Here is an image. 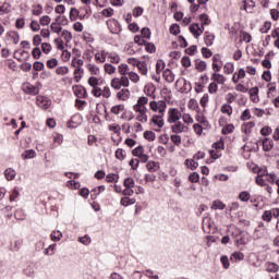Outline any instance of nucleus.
I'll return each instance as SVG.
<instances>
[{
	"mask_svg": "<svg viewBox=\"0 0 279 279\" xmlns=\"http://www.w3.org/2000/svg\"><path fill=\"white\" fill-rule=\"evenodd\" d=\"M199 21L202 25L199 26L198 23H194L190 25V32L193 34L194 38H198L204 34V25H210L211 21L210 17H208V14L203 13L199 15Z\"/></svg>",
	"mask_w": 279,
	"mask_h": 279,
	"instance_id": "1",
	"label": "nucleus"
},
{
	"mask_svg": "<svg viewBox=\"0 0 279 279\" xmlns=\"http://www.w3.org/2000/svg\"><path fill=\"white\" fill-rule=\"evenodd\" d=\"M38 85H33L29 82H26L22 85V90L25 93V95H32L33 97H36L38 93H40V83H37Z\"/></svg>",
	"mask_w": 279,
	"mask_h": 279,
	"instance_id": "2",
	"label": "nucleus"
},
{
	"mask_svg": "<svg viewBox=\"0 0 279 279\" xmlns=\"http://www.w3.org/2000/svg\"><path fill=\"white\" fill-rule=\"evenodd\" d=\"M182 117V112L178 108H170L168 111V123H178Z\"/></svg>",
	"mask_w": 279,
	"mask_h": 279,
	"instance_id": "3",
	"label": "nucleus"
},
{
	"mask_svg": "<svg viewBox=\"0 0 279 279\" xmlns=\"http://www.w3.org/2000/svg\"><path fill=\"white\" fill-rule=\"evenodd\" d=\"M107 26L111 34H119L121 32V24L114 19H109L107 21Z\"/></svg>",
	"mask_w": 279,
	"mask_h": 279,
	"instance_id": "4",
	"label": "nucleus"
},
{
	"mask_svg": "<svg viewBox=\"0 0 279 279\" xmlns=\"http://www.w3.org/2000/svg\"><path fill=\"white\" fill-rule=\"evenodd\" d=\"M36 104L39 108H43V110H49V108H51V99L45 96H37Z\"/></svg>",
	"mask_w": 279,
	"mask_h": 279,
	"instance_id": "5",
	"label": "nucleus"
},
{
	"mask_svg": "<svg viewBox=\"0 0 279 279\" xmlns=\"http://www.w3.org/2000/svg\"><path fill=\"white\" fill-rule=\"evenodd\" d=\"M73 90L74 95H76L78 99H86V97H88V92H86V87L82 85L73 86Z\"/></svg>",
	"mask_w": 279,
	"mask_h": 279,
	"instance_id": "6",
	"label": "nucleus"
},
{
	"mask_svg": "<svg viewBox=\"0 0 279 279\" xmlns=\"http://www.w3.org/2000/svg\"><path fill=\"white\" fill-rule=\"evenodd\" d=\"M256 145H257V147H258V145H263L264 151H271V149H274V141L270 138H267V137L264 138L262 142L258 141L256 143Z\"/></svg>",
	"mask_w": 279,
	"mask_h": 279,
	"instance_id": "7",
	"label": "nucleus"
},
{
	"mask_svg": "<svg viewBox=\"0 0 279 279\" xmlns=\"http://www.w3.org/2000/svg\"><path fill=\"white\" fill-rule=\"evenodd\" d=\"M162 117H165L162 113L153 116L150 123L157 125V128H165V119Z\"/></svg>",
	"mask_w": 279,
	"mask_h": 279,
	"instance_id": "8",
	"label": "nucleus"
},
{
	"mask_svg": "<svg viewBox=\"0 0 279 279\" xmlns=\"http://www.w3.org/2000/svg\"><path fill=\"white\" fill-rule=\"evenodd\" d=\"M4 178H5V180H8V182H12V180H14V178H16V170H14L12 168L5 169Z\"/></svg>",
	"mask_w": 279,
	"mask_h": 279,
	"instance_id": "9",
	"label": "nucleus"
},
{
	"mask_svg": "<svg viewBox=\"0 0 279 279\" xmlns=\"http://www.w3.org/2000/svg\"><path fill=\"white\" fill-rule=\"evenodd\" d=\"M211 80L216 84H221V85L226 84V76H223V74L213 73L211 74Z\"/></svg>",
	"mask_w": 279,
	"mask_h": 279,
	"instance_id": "10",
	"label": "nucleus"
},
{
	"mask_svg": "<svg viewBox=\"0 0 279 279\" xmlns=\"http://www.w3.org/2000/svg\"><path fill=\"white\" fill-rule=\"evenodd\" d=\"M163 77L166 82H168L169 84H172V82H175V74H173V72L169 69L163 71Z\"/></svg>",
	"mask_w": 279,
	"mask_h": 279,
	"instance_id": "11",
	"label": "nucleus"
},
{
	"mask_svg": "<svg viewBox=\"0 0 279 279\" xmlns=\"http://www.w3.org/2000/svg\"><path fill=\"white\" fill-rule=\"evenodd\" d=\"M185 128L186 126L182 122H177L175 124H173L171 126V130L174 134H182V132H184Z\"/></svg>",
	"mask_w": 279,
	"mask_h": 279,
	"instance_id": "12",
	"label": "nucleus"
},
{
	"mask_svg": "<svg viewBox=\"0 0 279 279\" xmlns=\"http://www.w3.org/2000/svg\"><path fill=\"white\" fill-rule=\"evenodd\" d=\"M118 99H120L121 101H128V99H130V89H121L118 94H117Z\"/></svg>",
	"mask_w": 279,
	"mask_h": 279,
	"instance_id": "13",
	"label": "nucleus"
},
{
	"mask_svg": "<svg viewBox=\"0 0 279 279\" xmlns=\"http://www.w3.org/2000/svg\"><path fill=\"white\" fill-rule=\"evenodd\" d=\"M195 69L198 71V73H204V71L207 69L206 61L196 59L195 60Z\"/></svg>",
	"mask_w": 279,
	"mask_h": 279,
	"instance_id": "14",
	"label": "nucleus"
},
{
	"mask_svg": "<svg viewBox=\"0 0 279 279\" xmlns=\"http://www.w3.org/2000/svg\"><path fill=\"white\" fill-rule=\"evenodd\" d=\"M204 40L207 47H213V43L215 41V35L210 32H205Z\"/></svg>",
	"mask_w": 279,
	"mask_h": 279,
	"instance_id": "15",
	"label": "nucleus"
},
{
	"mask_svg": "<svg viewBox=\"0 0 279 279\" xmlns=\"http://www.w3.org/2000/svg\"><path fill=\"white\" fill-rule=\"evenodd\" d=\"M213 228V225L210 223V218L205 217L203 218V230L206 232V234H210V229Z\"/></svg>",
	"mask_w": 279,
	"mask_h": 279,
	"instance_id": "16",
	"label": "nucleus"
},
{
	"mask_svg": "<svg viewBox=\"0 0 279 279\" xmlns=\"http://www.w3.org/2000/svg\"><path fill=\"white\" fill-rule=\"evenodd\" d=\"M10 10H12V5H10V3H0V16L10 13Z\"/></svg>",
	"mask_w": 279,
	"mask_h": 279,
	"instance_id": "17",
	"label": "nucleus"
},
{
	"mask_svg": "<svg viewBox=\"0 0 279 279\" xmlns=\"http://www.w3.org/2000/svg\"><path fill=\"white\" fill-rule=\"evenodd\" d=\"M9 38L13 39L14 45H19L21 40V35H19V32L11 31L8 33Z\"/></svg>",
	"mask_w": 279,
	"mask_h": 279,
	"instance_id": "18",
	"label": "nucleus"
},
{
	"mask_svg": "<svg viewBox=\"0 0 279 279\" xmlns=\"http://www.w3.org/2000/svg\"><path fill=\"white\" fill-rule=\"evenodd\" d=\"M82 75H84V69L76 66L74 70V80L75 82L80 83V81L82 80Z\"/></svg>",
	"mask_w": 279,
	"mask_h": 279,
	"instance_id": "19",
	"label": "nucleus"
},
{
	"mask_svg": "<svg viewBox=\"0 0 279 279\" xmlns=\"http://www.w3.org/2000/svg\"><path fill=\"white\" fill-rule=\"evenodd\" d=\"M255 5L256 4L254 3V1L246 0V1H244L243 10H245V12H248L250 14H252V10H254Z\"/></svg>",
	"mask_w": 279,
	"mask_h": 279,
	"instance_id": "20",
	"label": "nucleus"
},
{
	"mask_svg": "<svg viewBox=\"0 0 279 279\" xmlns=\"http://www.w3.org/2000/svg\"><path fill=\"white\" fill-rule=\"evenodd\" d=\"M120 204L121 206H132V204H136V199L124 196L121 198Z\"/></svg>",
	"mask_w": 279,
	"mask_h": 279,
	"instance_id": "21",
	"label": "nucleus"
},
{
	"mask_svg": "<svg viewBox=\"0 0 279 279\" xmlns=\"http://www.w3.org/2000/svg\"><path fill=\"white\" fill-rule=\"evenodd\" d=\"M109 59L111 64H119L121 62V57L117 52H110Z\"/></svg>",
	"mask_w": 279,
	"mask_h": 279,
	"instance_id": "22",
	"label": "nucleus"
},
{
	"mask_svg": "<svg viewBox=\"0 0 279 279\" xmlns=\"http://www.w3.org/2000/svg\"><path fill=\"white\" fill-rule=\"evenodd\" d=\"M146 168L150 173H156L158 171V163L156 161H148Z\"/></svg>",
	"mask_w": 279,
	"mask_h": 279,
	"instance_id": "23",
	"label": "nucleus"
},
{
	"mask_svg": "<svg viewBox=\"0 0 279 279\" xmlns=\"http://www.w3.org/2000/svg\"><path fill=\"white\" fill-rule=\"evenodd\" d=\"M213 210H223L226 208V204L221 201H214L211 204Z\"/></svg>",
	"mask_w": 279,
	"mask_h": 279,
	"instance_id": "24",
	"label": "nucleus"
},
{
	"mask_svg": "<svg viewBox=\"0 0 279 279\" xmlns=\"http://www.w3.org/2000/svg\"><path fill=\"white\" fill-rule=\"evenodd\" d=\"M125 110V105H116L111 107L112 114H121Z\"/></svg>",
	"mask_w": 279,
	"mask_h": 279,
	"instance_id": "25",
	"label": "nucleus"
},
{
	"mask_svg": "<svg viewBox=\"0 0 279 279\" xmlns=\"http://www.w3.org/2000/svg\"><path fill=\"white\" fill-rule=\"evenodd\" d=\"M50 239L54 243H58V241H60V239H62V231H52L50 234Z\"/></svg>",
	"mask_w": 279,
	"mask_h": 279,
	"instance_id": "26",
	"label": "nucleus"
},
{
	"mask_svg": "<svg viewBox=\"0 0 279 279\" xmlns=\"http://www.w3.org/2000/svg\"><path fill=\"white\" fill-rule=\"evenodd\" d=\"M157 107L159 108V114H165V111L167 110V101L165 100H158L156 101Z\"/></svg>",
	"mask_w": 279,
	"mask_h": 279,
	"instance_id": "27",
	"label": "nucleus"
},
{
	"mask_svg": "<svg viewBox=\"0 0 279 279\" xmlns=\"http://www.w3.org/2000/svg\"><path fill=\"white\" fill-rule=\"evenodd\" d=\"M185 165L187 166V169H191L192 171H195V169L199 167V163H197L193 159H186Z\"/></svg>",
	"mask_w": 279,
	"mask_h": 279,
	"instance_id": "28",
	"label": "nucleus"
},
{
	"mask_svg": "<svg viewBox=\"0 0 279 279\" xmlns=\"http://www.w3.org/2000/svg\"><path fill=\"white\" fill-rule=\"evenodd\" d=\"M220 111L222 112V114H228V117H230L232 114V106L225 104L221 106Z\"/></svg>",
	"mask_w": 279,
	"mask_h": 279,
	"instance_id": "29",
	"label": "nucleus"
},
{
	"mask_svg": "<svg viewBox=\"0 0 279 279\" xmlns=\"http://www.w3.org/2000/svg\"><path fill=\"white\" fill-rule=\"evenodd\" d=\"M267 271L269 274H276L279 271V266L278 264L276 263H268V266H267Z\"/></svg>",
	"mask_w": 279,
	"mask_h": 279,
	"instance_id": "30",
	"label": "nucleus"
},
{
	"mask_svg": "<svg viewBox=\"0 0 279 279\" xmlns=\"http://www.w3.org/2000/svg\"><path fill=\"white\" fill-rule=\"evenodd\" d=\"M35 156H36V151L34 149L25 150V153L22 154V158H24V160H28L31 158H35Z\"/></svg>",
	"mask_w": 279,
	"mask_h": 279,
	"instance_id": "31",
	"label": "nucleus"
},
{
	"mask_svg": "<svg viewBox=\"0 0 279 279\" xmlns=\"http://www.w3.org/2000/svg\"><path fill=\"white\" fill-rule=\"evenodd\" d=\"M118 71L120 75H129L130 72L128 71H130V66H128V64L125 63H122L119 65Z\"/></svg>",
	"mask_w": 279,
	"mask_h": 279,
	"instance_id": "32",
	"label": "nucleus"
},
{
	"mask_svg": "<svg viewBox=\"0 0 279 279\" xmlns=\"http://www.w3.org/2000/svg\"><path fill=\"white\" fill-rule=\"evenodd\" d=\"M50 29L54 33V34H60V32H62V26L60 25V23L58 22H52L50 25Z\"/></svg>",
	"mask_w": 279,
	"mask_h": 279,
	"instance_id": "33",
	"label": "nucleus"
},
{
	"mask_svg": "<svg viewBox=\"0 0 279 279\" xmlns=\"http://www.w3.org/2000/svg\"><path fill=\"white\" fill-rule=\"evenodd\" d=\"M61 36L65 40V43H71V40H73V34H71V32L66 29L62 31Z\"/></svg>",
	"mask_w": 279,
	"mask_h": 279,
	"instance_id": "34",
	"label": "nucleus"
},
{
	"mask_svg": "<svg viewBox=\"0 0 279 279\" xmlns=\"http://www.w3.org/2000/svg\"><path fill=\"white\" fill-rule=\"evenodd\" d=\"M87 69L92 75H99V68L97 65L88 63Z\"/></svg>",
	"mask_w": 279,
	"mask_h": 279,
	"instance_id": "35",
	"label": "nucleus"
},
{
	"mask_svg": "<svg viewBox=\"0 0 279 279\" xmlns=\"http://www.w3.org/2000/svg\"><path fill=\"white\" fill-rule=\"evenodd\" d=\"M144 138H146V141L154 142L156 141V133H154V131H146L144 132Z\"/></svg>",
	"mask_w": 279,
	"mask_h": 279,
	"instance_id": "36",
	"label": "nucleus"
},
{
	"mask_svg": "<svg viewBox=\"0 0 279 279\" xmlns=\"http://www.w3.org/2000/svg\"><path fill=\"white\" fill-rule=\"evenodd\" d=\"M105 72L108 73V75H112V73L117 72V68L110 63L105 64Z\"/></svg>",
	"mask_w": 279,
	"mask_h": 279,
	"instance_id": "37",
	"label": "nucleus"
},
{
	"mask_svg": "<svg viewBox=\"0 0 279 279\" xmlns=\"http://www.w3.org/2000/svg\"><path fill=\"white\" fill-rule=\"evenodd\" d=\"M125 156H126V154H125V150H123V148H118L116 150V158L118 160H125Z\"/></svg>",
	"mask_w": 279,
	"mask_h": 279,
	"instance_id": "38",
	"label": "nucleus"
},
{
	"mask_svg": "<svg viewBox=\"0 0 279 279\" xmlns=\"http://www.w3.org/2000/svg\"><path fill=\"white\" fill-rule=\"evenodd\" d=\"M233 132H234V124H227L226 128H223L221 131L223 135L232 134Z\"/></svg>",
	"mask_w": 279,
	"mask_h": 279,
	"instance_id": "39",
	"label": "nucleus"
},
{
	"mask_svg": "<svg viewBox=\"0 0 279 279\" xmlns=\"http://www.w3.org/2000/svg\"><path fill=\"white\" fill-rule=\"evenodd\" d=\"M217 90H219V85H217L216 82H213L208 85V93L210 95H215V93H217Z\"/></svg>",
	"mask_w": 279,
	"mask_h": 279,
	"instance_id": "40",
	"label": "nucleus"
},
{
	"mask_svg": "<svg viewBox=\"0 0 279 279\" xmlns=\"http://www.w3.org/2000/svg\"><path fill=\"white\" fill-rule=\"evenodd\" d=\"M144 45L147 53H156V45L153 43H145Z\"/></svg>",
	"mask_w": 279,
	"mask_h": 279,
	"instance_id": "41",
	"label": "nucleus"
},
{
	"mask_svg": "<svg viewBox=\"0 0 279 279\" xmlns=\"http://www.w3.org/2000/svg\"><path fill=\"white\" fill-rule=\"evenodd\" d=\"M250 197H251V195H250V192H247V191H243L239 194V199L241 202H250Z\"/></svg>",
	"mask_w": 279,
	"mask_h": 279,
	"instance_id": "42",
	"label": "nucleus"
},
{
	"mask_svg": "<svg viewBox=\"0 0 279 279\" xmlns=\"http://www.w3.org/2000/svg\"><path fill=\"white\" fill-rule=\"evenodd\" d=\"M170 141H172V143L177 146L180 147V145L182 144V137L180 135H171L170 136Z\"/></svg>",
	"mask_w": 279,
	"mask_h": 279,
	"instance_id": "43",
	"label": "nucleus"
},
{
	"mask_svg": "<svg viewBox=\"0 0 279 279\" xmlns=\"http://www.w3.org/2000/svg\"><path fill=\"white\" fill-rule=\"evenodd\" d=\"M56 73L57 75H66L69 73V66H58Z\"/></svg>",
	"mask_w": 279,
	"mask_h": 279,
	"instance_id": "44",
	"label": "nucleus"
},
{
	"mask_svg": "<svg viewBox=\"0 0 279 279\" xmlns=\"http://www.w3.org/2000/svg\"><path fill=\"white\" fill-rule=\"evenodd\" d=\"M121 80L120 78H113L111 81V87L114 88L116 90H121Z\"/></svg>",
	"mask_w": 279,
	"mask_h": 279,
	"instance_id": "45",
	"label": "nucleus"
},
{
	"mask_svg": "<svg viewBox=\"0 0 279 279\" xmlns=\"http://www.w3.org/2000/svg\"><path fill=\"white\" fill-rule=\"evenodd\" d=\"M32 56L34 60H40V57L43 56V51L38 47H36L33 49Z\"/></svg>",
	"mask_w": 279,
	"mask_h": 279,
	"instance_id": "46",
	"label": "nucleus"
},
{
	"mask_svg": "<svg viewBox=\"0 0 279 279\" xmlns=\"http://www.w3.org/2000/svg\"><path fill=\"white\" fill-rule=\"evenodd\" d=\"M133 110L135 112H138V114L143 113V112H147V107L145 105H135L133 107Z\"/></svg>",
	"mask_w": 279,
	"mask_h": 279,
	"instance_id": "47",
	"label": "nucleus"
},
{
	"mask_svg": "<svg viewBox=\"0 0 279 279\" xmlns=\"http://www.w3.org/2000/svg\"><path fill=\"white\" fill-rule=\"evenodd\" d=\"M123 185L125 186V189H134V186H135L134 179H132V178H126V179L124 180Z\"/></svg>",
	"mask_w": 279,
	"mask_h": 279,
	"instance_id": "48",
	"label": "nucleus"
},
{
	"mask_svg": "<svg viewBox=\"0 0 279 279\" xmlns=\"http://www.w3.org/2000/svg\"><path fill=\"white\" fill-rule=\"evenodd\" d=\"M144 153H145V149L143 148V146H137L132 150L133 156H135L136 158H138Z\"/></svg>",
	"mask_w": 279,
	"mask_h": 279,
	"instance_id": "49",
	"label": "nucleus"
},
{
	"mask_svg": "<svg viewBox=\"0 0 279 279\" xmlns=\"http://www.w3.org/2000/svg\"><path fill=\"white\" fill-rule=\"evenodd\" d=\"M165 66H166L165 61L162 60L157 61L156 71L158 75H160V73L165 70Z\"/></svg>",
	"mask_w": 279,
	"mask_h": 279,
	"instance_id": "50",
	"label": "nucleus"
},
{
	"mask_svg": "<svg viewBox=\"0 0 279 279\" xmlns=\"http://www.w3.org/2000/svg\"><path fill=\"white\" fill-rule=\"evenodd\" d=\"M46 65L48 69H56V66H58V59L56 58L49 59Z\"/></svg>",
	"mask_w": 279,
	"mask_h": 279,
	"instance_id": "51",
	"label": "nucleus"
},
{
	"mask_svg": "<svg viewBox=\"0 0 279 279\" xmlns=\"http://www.w3.org/2000/svg\"><path fill=\"white\" fill-rule=\"evenodd\" d=\"M137 69L142 75H147V64L145 62H140Z\"/></svg>",
	"mask_w": 279,
	"mask_h": 279,
	"instance_id": "52",
	"label": "nucleus"
},
{
	"mask_svg": "<svg viewBox=\"0 0 279 279\" xmlns=\"http://www.w3.org/2000/svg\"><path fill=\"white\" fill-rule=\"evenodd\" d=\"M41 51H43V53H46V54L51 53V44L43 43L41 44Z\"/></svg>",
	"mask_w": 279,
	"mask_h": 279,
	"instance_id": "53",
	"label": "nucleus"
},
{
	"mask_svg": "<svg viewBox=\"0 0 279 279\" xmlns=\"http://www.w3.org/2000/svg\"><path fill=\"white\" fill-rule=\"evenodd\" d=\"M19 195H21V192H19V187L13 189V191L10 194V202H15Z\"/></svg>",
	"mask_w": 279,
	"mask_h": 279,
	"instance_id": "54",
	"label": "nucleus"
},
{
	"mask_svg": "<svg viewBox=\"0 0 279 279\" xmlns=\"http://www.w3.org/2000/svg\"><path fill=\"white\" fill-rule=\"evenodd\" d=\"M39 23L45 27L51 23V17L49 15H44L40 17Z\"/></svg>",
	"mask_w": 279,
	"mask_h": 279,
	"instance_id": "55",
	"label": "nucleus"
},
{
	"mask_svg": "<svg viewBox=\"0 0 279 279\" xmlns=\"http://www.w3.org/2000/svg\"><path fill=\"white\" fill-rule=\"evenodd\" d=\"M272 213H271V210H265L264 211V214H263V216H262V219L264 220V221H271V219H272Z\"/></svg>",
	"mask_w": 279,
	"mask_h": 279,
	"instance_id": "56",
	"label": "nucleus"
},
{
	"mask_svg": "<svg viewBox=\"0 0 279 279\" xmlns=\"http://www.w3.org/2000/svg\"><path fill=\"white\" fill-rule=\"evenodd\" d=\"M189 180H190V182H192V184L199 182V173H197V172L191 173L189 177Z\"/></svg>",
	"mask_w": 279,
	"mask_h": 279,
	"instance_id": "57",
	"label": "nucleus"
},
{
	"mask_svg": "<svg viewBox=\"0 0 279 279\" xmlns=\"http://www.w3.org/2000/svg\"><path fill=\"white\" fill-rule=\"evenodd\" d=\"M33 69H34V71H45V63H43L40 61H36L33 64Z\"/></svg>",
	"mask_w": 279,
	"mask_h": 279,
	"instance_id": "58",
	"label": "nucleus"
},
{
	"mask_svg": "<svg viewBox=\"0 0 279 279\" xmlns=\"http://www.w3.org/2000/svg\"><path fill=\"white\" fill-rule=\"evenodd\" d=\"M170 34H172L173 36H178V34H180V25L172 24L170 26Z\"/></svg>",
	"mask_w": 279,
	"mask_h": 279,
	"instance_id": "59",
	"label": "nucleus"
},
{
	"mask_svg": "<svg viewBox=\"0 0 279 279\" xmlns=\"http://www.w3.org/2000/svg\"><path fill=\"white\" fill-rule=\"evenodd\" d=\"M225 73H226L227 75H230V74L234 73V64H232V63H227V64L225 65Z\"/></svg>",
	"mask_w": 279,
	"mask_h": 279,
	"instance_id": "60",
	"label": "nucleus"
},
{
	"mask_svg": "<svg viewBox=\"0 0 279 279\" xmlns=\"http://www.w3.org/2000/svg\"><path fill=\"white\" fill-rule=\"evenodd\" d=\"M33 14L34 16H40V14H43V5L37 4L33 7Z\"/></svg>",
	"mask_w": 279,
	"mask_h": 279,
	"instance_id": "61",
	"label": "nucleus"
},
{
	"mask_svg": "<svg viewBox=\"0 0 279 279\" xmlns=\"http://www.w3.org/2000/svg\"><path fill=\"white\" fill-rule=\"evenodd\" d=\"M181 63H182V66H184V69H189V66H191V58L189 57H183L181 59Z\"/></svg>",
	"mask_w": 279,
	"mask_h": 279,
	"instance_id": "62",
	"label": "nucleus"
},
{
	"mask_svg": "<svg viewBox=\"0 0 279 279\" xmlns=\"http://www.w3.org/2000/svg\"><path fill=\"white\" fill-rule=\"evenodd\" d=\"M144 276L149 279H159L158 275H154V270L148 269L144 272Z\"/></svg>",
	"mask_w": 279,
	"mask_h": 279,
	"instance_id": "63",
	"label": "nucleus"
},
{
	"mask_svg": "<svg viewBox=\"0 0 279 279\" xmlns=\"http://www.w3.org/2000/svg\"><path fill=\"white\" fill-rule=\"evenodd\" d=\"M92 94L94 95V97H101L102 89H100V87H98V86L93 87Z\"/></svg>",
	"mask_w": 279,
	"mask_h": 279,
	"instance_id": "64",
	"label": "nucleus"
}]
</instances>
